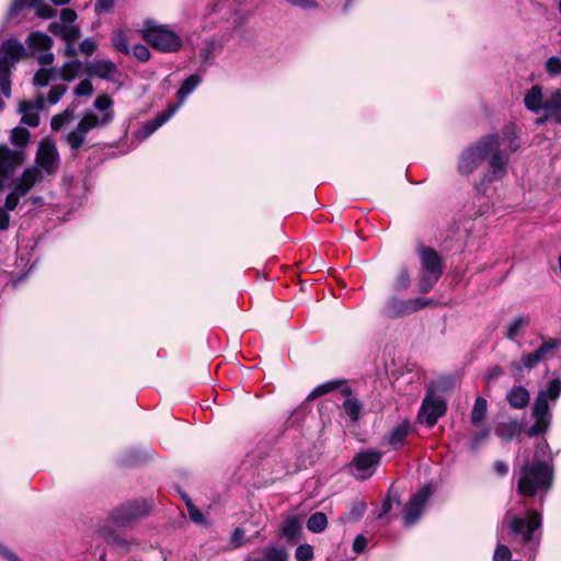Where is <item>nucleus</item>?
Segmentation results:
<instances>
[{
    "mask_svg": "<svg viewBox=\"0 0 561 561\" xmlns=\"http://www.w3.org/2000/svg\"><path fill=\"white\" fill-rule=\"evenodd\" d=\"M410 285V274L405 268H401L393 278V288L396 290H404Z\"/></svg>",
    "mask_w": 561,
    "mask_h": 561,
    "instance_id": "obj_38",
    "label": "nucleus"
},
{
    "mask_svg": "<svg viewBox=\"0 0 561 561\" xmlns=\"http://www.w3.org/2000/svg\"><path fill=\"white\" fill-rule=\"evenodd\" d=\"M148 512V507L145 504L129 503L111 514V519L114 525L118 527H126L135 519L144 516Z\"/></svg>",
    "mask_w": 561,
    "mask_h": 561,
    "instance_id": "obj_16",
    "label": "nucleus"
},
{
    "mask_svg": "<svg viewBox=\"0 0 561 561\" xmlns=\"http://www.w3.org/2000/svg\"><path fill=\"white\" fill-rule=\"evenodd\" d=\"M46 102L43 96H36L34 101H22L19 111L22 115V122L28 126L36 127L39 124L38 112L43 111Z\"/></svg>",
    "mask_w": 561,
    "mask_h": 561,
    "instance_id": "obj_19",
    "label": "nucleus"
},
{
    "mask_svg": "<svg viewBox=\"0 0 561 561\" xmlns=\"http://www.w3.org/2000/svg\"><path fill=\"white\" fill-rule=\"evenodd\" d=\"M486 416L488 401L482 397H478L471 410V422L473 425L480 426L485 421Z\"/></svg>",
    "mask_w": 561,
    "mask_h": 561,
    "instance_id": "obj_26",
    "label": "nucleus"
},
{
    "mask_svg": "<svg viewBox=\"0 0 561 561\" xmlns=\"http://www.w3.org/2000/svg\"><path fill=\"white\" fill-rule=\"evenodd\" d=\"M560 346V340H549L542 342V344L539 346L538 350L535 351V353L538 355V357L542 360L547 357V355L557 350Z\"/></svg>",
    "mask_w": 561,
    "mask_h": 561,
    "instance_id": "obj_40",
    "label": "nucleus"
},
{
    "mask_svg": "<svg viewBox=\"0 0 561 561\" xmlns=\"http://www.w3.org/2000/svg\"><path fill=\"white\" fill-rule=\"evenodd\" d=\"M10 70L8 68L0 67V89L5 96H10Z\"/></svg>",
    "mask_w": 561,
    "mask_h": 561,
    "instance_id": "obj_46",
    "label": "nucleus"
},
{
    "mask_svg": "<svg viewBox=\"0 0 561 561\" xmlns=\"http://www.w3.org/2000/svg\"><path fill=\"white\" fill-rule=\"evenodd\" d=\"M530 320L527 316H517L507 325L506 337L515 340L529 324Z\"/></svg>",
    "mask_w": 561,
    "mask_h": 561,
    "instance_id": "obj_28",
    "label": "nucleus"
},
{
    "mask_svg": "<svg viewBox=\"0 0 561 561\" xmlns=\"http://www.w3.org/2000/svg\"><path fill=\"white\" fill-rule=\"evenodd\" d=\"M486 160V181H499L504 178L507 170L508 158L501 150L500 138L495 135L482 138L476 145L463 150L459 157L458 170L461 174L472 173Z\"/></svg>",
    "mask_w": 561,
    "mask_h": 561,
    "instance_id": "obj_1",
    "label": "nucleus"
},
{
    "mask_svg": "<svg viewBox=\"0 0 561 561\" xmlns=\"http://www.w3.org/2000/svg\"><path fill=\"white\" fill-rule=\"evenodd\" d=\"M90 77H98L113 83L122 84V73L115 62L110 59H96L85 66Z\"/></svg>",
    "mask_w": 561,
    "mask_h": 561,
    "instance_id": "obj_15",
    "label": "nucleus"
},
{
    "mask_svg": "<svg viewBox=\"0 0 561 561\" xmlns=\"http://www.w3.org/2000/svg\"><path fill=\"white\" fill-rule=\"evenodd\" d=\"M433 305V301L424 298L399 299L390 297L383 306L382 312L388 318H400L414 313L427 306Z\"/></svg>",
    "mask_w": 561,
    "mask_h": 561,
    "instance_id": "obj_11",
    "label": "nucleus"
},
{
    "mask_svg": "<svg viewBox=\"0 0 561 561\" xmlns=\"http://www.w3.org/2000/svg\"><path fill=\"white\" fill-rule=\"evenodd\" d=\"M399 501L396 499V497H392V496H388L387 500L383 502L382 504V507H381V512L379 514V517H381L382 515L387 514L388 512L391 511L392 508V504L393 503H398Z\"/></svg>",
    "mask_w": 561,
    "mask_h": 561,
    "instance_id": "obj_63",
    "label": "nucleus"
},
{
    "mask_svg": "<svg viewBox=\"0 0 561 561\" xmlns=\"http://www.w3.org/2000/svg\"><path fill=\"white\" fill-rule=\"evenodd\" d=\"M113 100L107 94L99 95L93 103L92 110L83 112L76 127L65 135V140L72 150H78L85 142L87 134L95 128H102L114 119Z\"/></svg>",
    "mask_w": 561,
    "mask_h": 561,
    "instance_id": "obj_2",
    "label": "nucleus"
},
{
    "mask_svg": "<svg viewBox=\"0 0 561 561\" xmlns=\"http://www.w3.org/2000/svg\"><path fill=\"white\" fill-rule=\"evenodd\" d=\"M55 70L48 68L38 69L34 75L33 83L37 87H46L54 77H57Z\"/></svg>",
    "mask_w": 561,
    "mask_h": 561,
    "instance_id": "obj_35",
    "label": "nucleus"
},
{
    "mask_svg": "<svg viewBox=\"0 0 561 561\" xmlns=\"http://www.w3.org/2000/svg\"><path fill=\"white\" fill-rule=\"evenodd\" d=\"M60 164V157L55 141L50 138H44L39 141L35 154V163L43 175H54L57 173Z\"/></svg>",
    "mask_w": 561,
    "mask_h": 561,
    "instance_id": "obj_10",
    "label": "nucleus"
},
{
    "mask_svg": "<svg viewBox=\"0 0 561 561\" xmlns=\"http://www.w3.org/2000/svg\"><path fill=\"white\" fill-rule=\"evenodd\" d=\"M560 346V340H549L542 342V344L539 346L538 350L535 351V353L538 355V357L542 360L547 357V355L557 350Z\"/></svg>",
    "mask_w": 561,
    "mask_h": 561,
    "instance_id": "obj_39",
    "label": "nucleus"
},
{
    "mask_svg": "<svg viewBox=\"0 0 561 561\" xmlns=\"http://www.w3.org/2000/svg\"><path fill=\"white\" fill-rule=\"evenodd\" d=\"M180 108V105H169L164 111L159 113L154 118L146 122L136 133L139 140H145L151 136L158 128L164 125Z\"/></svg>",
    "mask_w": 561,
    "mask_h": 561,
    "instance_id": "obj_18",
    "label": "nucleus"
},
{
    "mask_svg": "<svg viewBox=\"0 0 561 561\" xmlns=\"http://www.w3.org/2000/svg\"><path fill=\"white\" fill-rule=\"evenodd\" d=\"M115 5V0H99L95 8L99 12H108Z\"/></svg>",
    "mask_w": 561,
    "mask_h": 561,
    "instance_id": "obj_59",
    "label": "nucleus"
},
{
    "mask_svg": "<svg viewBox=\"0 0 561 561\" xmlns=\"http://www.w3.org/2000/svg\"><path fill=\"white\" fill-rule=\"evenodd\" d=\"M433 494V486L432 485H424L422 486L409 501V503L405 506L404 512V524L410 526L413 525L415 522L419 520V518L422 515V512L425 507L426 502Z\"/></svg>",
    "mask_w": 561,
    "mask_h": 561,
    "instance_id": "obj_13",
    "label": "nucleus"
},
{
    "mask_svg": "<svg viewBox=\"0 0 561 561\" xmlns=\"http://www.w3.org/2000/svg\"><path fill=\"white\" fill-rule=\"evenodd\" d=\"M328 525V518L324 513L318 512L312 514L308 522L307 528L312 533H321Z\"/></svg>",
    "mask_w": 561,
    "mask_h": 561,
    "instance_id": "obj_34",
    "label": "nucleus"
},
{
    "mask_svg": "<svg viewBox=\"0 0 561 561\" xmlns=\"http://www.w3.org/2000/svg\"><path fill=\"white\" fill-rule=\"evenodd\" d=\"M34 8L36 15L41 19H51L57 14L56 10L47 3H44L43 0L38 1Z\"/></svg>",
    "mask_w": 561,
    "mask_h": 561,
    "instance_id": "obj_43",
    "label": "nucleus"
},
{
    "mask_svg": "<svg viewBox=\"0 0 561 561\" xmlns=\"http://www.w3.org/2000/svg\"><path fill=\"white\" fill-rule=\"evenodd\" d=\"M82 64L78 59L66 61L60 68L55 70V75L66 82L73 81L81 72Z\"/></svg>",
    "mask_w": 561,
    "mask_h": 561,
    "instance_id": "obj_22",
    "label": "nucleus"
},
{
    "mask_svg": "<svg viewBox=\"0 0 561 561\" xmlns=\"http://www.w3.org/2000/svg\"><path fill=\"white\" fill-rule=\"evenodd\" d=\"M524 104L533 113L545 112V116L537 121L538 124H542L549 117H554L558 123H561V90L545 93L541 87L534 85L526 92Z\"/></svg>",
    "mask_w": 561,
    "mask_h": 561,
    "instance_id": "obj_4",
    "label": "nucleus"
},
{
    "mask_svg": "<svg viewBox=\"0 0 561 561\" xmlns=\"http://www.w3.org/2000/svg\"><path fill=\"white\" fill-rule=\"evenodd\" d=\"M10 141L15 147L14 149L25 150L30 141V131L23 127H15L11 130Z\"/></svg>",
    "mask_w": 561,
    "mask_h": 561,
    "instance_id": "obj_29",
    "label": "nucleus"
},
{
    "mask_svg": "<svg viewBox=\"0 0 561 561\" xmlns=\"http://www.w3.org/2000/svg\"><path fill=\"white\" fill-rule=\"evenodd\" d=\"M26 151L0 145V175L9 179L26 160Z\"/></svg>",
    "mask_w": 561,
    "mask_h": 561,
    "instance_id": "obj_14",
    "label": "nucleus"
},
{
    "mask_svg": "<svg viewBox=\"0 0 561 561\" xmlns=\"http://www.w3.org/2000/svg\"><path fill=\"white\" fill-rule=\"evenodd\" d=\"M506 520L511 533L520 536L524 543L534 541V533L541 525V516L535 510L527 511L525 518L507 513Z\"/></svg>",
    "mask_w": 561,
    "mask_h": 561,
    "instance_id": "obj_9",
    "label": "nucleus"
},
{
    "mask_svg": "<svg viewBox=\"0 0 561 561\" xmlns=\"http://www.w3.org/2000/svg\"><path fill=\"white\" fill-rule=\"evenodd\" d=\"M245 531L242 528H236L230 536V545L232 548H240L247 543Z\"/></svg>",
    "mask_w": 561,
    "mask_h": 561,
    "instance_id": "obj_47",
    "label": "nucleus"
},
{
    "mask_svg": "<svg viewBox=\"0 0 561 561\" xmlns=\"http://www.w3.org/2000/svg\"><path fill=\"white\" fill-rule=\"evenodd\" d=\"M493 468L500 476H505L508 472V467L503 461H495Z\"/></svg>",
    "mask_w": 561,
    "mask_h": 561,
    "instance_id": "obj_64",
    "label": "nucleus"
},
{
    "mask_svg": "<svg viewBox=\"0 0 561 561\" xmlns=\"http://www.w3.org/2000/svg\"><path fill=\"white\" fill-rule=\"evenodd\" d=\"M0 557L4 558L8 561H20L19 557L8 548L3 547L0 543Z\"/></svg>",
    "mask_w": 561,
    "mask_h": 561,
    "instance_id": "obj_60",
    "label": "nucleus"
},
{
    "mask_svg": "<svg viewBox=\"0 0 561 561\" xmlns=\"http://www.w3.org/2000/svg\"><path fill=\"white\" fill-rule=\"evenodd\" d=\"M37 60L43 66H50L55 60V56L53 53L46 50L45 54L38 56Z\"/></svg>",
    "mask_w": 561,
    "mask_h": 561,
    "instance_id": "obj_61",
    "label": "nucleus"
},
{
    "mask_svg": "<svg viewBox=\"0 0 561 561\" xmlns=\"http://www.w3.org/2000/svg\"><path fill=\"white\" fill-rule=\"evenodd\" d=\"M552 468L545 461H525L520 468L517 490L524 496L546 493L552 483Z\"/></svg>",
    "mask_w": 561,
    "mask_h": 561,
    "instance_id": "obj_3",
    "label": "nucleus"
},
{
    "mask_svg": "<svg viewBox=\"0 0 561 561\" xmlns=\"http://www.w3.org/2000/svg\"><path fill=\"white\" fill-rule=\"evenodd\" d=\"M491 430L489 427H484L479 432L477 435H474L472 444L473 447H478L482 442H484L490 436Z\"/></svg>",
    "mask_w": 561,
    "mask_h": 561,
    "instance_id": "obj_58",
    "label": "nucleus"
},
{
    "mask_svg": "<svg viewBox=\"0 0 561 561\" xmlns=\"http://www.w3.org/2000/svg\"><path fill=\"white\" fill-rule=\"evenodd\" d=\"M410 423L408 421L400 422L391 430L389 434V444L394 448L400 447L403 444L407 436L410 434Z\"/></svg>",
    "mask_w": 561,
    "mask_h": 561,
    "instance_id": "obj_25",
    "label": "nucleus"
},
{
    "mask_svg": "<svg viewBox=\"0 0 561 561\" xmlns=\"http://www.w3.org/2000/svg\"><path fill=\"white\" fill-rule=\"evenodd\" d=\"M301 530V522L295 517L289 516L285 519L282 527V535L287 539H294Z\"/></svg>",
    "mask_w": 561,
    "mask_h": 561,
    "instance_id": "obj_33",
    "label": "nucleus"
},
{
    "mask_svg": "<svg viewBox=\"0 0 561 561\" xmlns=\"http://www.w3.org/2000/svg\"><path fill=\"white\" fill-rule=\"evenodd\" d=\"M284 1L290 5H294V7L304 9V10H311V9H316L318 7L317 2L313 0H284Z\"/></svg>",
    "mask_w": 561,
    "mask_h": 561,
    "instance_id": "obj_54",
    "label": "nucleus"
},
{
    "mask_svg": "<svg viewBox=\"0 0 561 561\" xmlns=\"http://www.w3.org/2000/svg\"><path fill=\"white\" fill-rule=\"evenodd\" d=\"M345 413L353 420L356 421L359 417L362 405L355 398H347L343 403Z\"/></svg>",
    "mask_w": 561,
    "mask_h": 561,
    "instance_id": "obj_36",
    "label": "nucleus"
},
{
    "mask_svg": "<svg viewBox=\"0 0 561 561\" xmlns=\"http://www.w3.org/2000/svg\"><path fill=\"white\" fill-rule=\"evenodd\" d=\"M422 276L419 282L421 291H430L442 275V265L438 254L430 248L420 250Z\"/></svg>",
    "mask_w": 561,
    "mask_h": 561,
    "instance_id": "obj_8",
    "label": "nucleus"
},
{
    "mask_svg": "<svg viewBox=\"0 0 561 561\" xmlns=\"http://www.w3.org/2000/svg\"><path fill=\"white\" fill-rule=\"evenodd\" d=\"M25 42L32 51L49 50L54 44L53 38L43 32L30 33Z\"/></svg>",
    "mask_w": 561,
    "mask_h": 561,
    "instance_id": "obj_21",
    "label": "nucleus"
},
{
    "mask_svg": "<svg viewBox=\"0 0 561 561\" xmlns=\"http://www.w3.org/2000/svg\"><path fill=\"white\" fill-rule=\"evenodd\" d=\"M133 56L141 62L150 59V51L146 45L137 44L130 49Z\"/></svg>",
    "mask_w": 561,
    "mask_h": 561,
    "instance_id": "obj_50",
    "label": "nucleus"
},
{
    "mask_svg": "<svg viewBox=\"0 0 561 561\" xmlns=\"http://www.w3.org/2000/svg\"><path fill=\"white\" fill-rule=\"evenodd\" d=\"M98 49V44L92 37H88L80 43L79 50L81 54L90 56Z\"/></svg>",
    "mask_w": 561,
    "mask_h": 561,
    "instance_id": "obj_52",
    "label": "nucleus"
},
{
    "mask_svg": "<svg viewBox=\"0 0 561 561\" xmlns=\"http://www.w3.org/2000/svg\"><path fill=\"white\" fill-rule=\"evenodd\" d=\"M520 432H522V426L515 420L502 422L496 426V430H495L496 436L504 440L513 439L514 437L518 436L520 434Z\"/></svg>",
    "mask_w": 561,
    "mask_h": 561,
    "instance_id": "obj_23",
    "label": "nucleus"
},
{
    "mask_svg": "<svg viewBox=\"0 0 561 561\" xmlns=\"http://www.w3.org/2000/svg\"><path fill=\"white\" fill-rule=\"evenodd\" d=\"M545 69L552 77L561 76V58L557 56L550 57L546 61Z\"/></svg>",
    "mask_w": 561,
    "mask_h": 561,
    "instance_id": "obj_44",
    "label": "nucleus"
},
{
    "mask_svg": "<svg viewBox=\"0 0 561 561\" xmlns=\"http://www.w3.org/2000/svg\"><path fill=\"white\" fill-rule=\"evenodd\" d=\"M187 512H188L190 518L195 524L204 525V526H208L209 525V523L206 519V517L204 516V514L195 505H193L191 502H187Z\"/></svg>",
    "mask_w": 561,
    "mask_h": 561,
    "instance_id": "obj_41",
    "label": "nucleus"
},
{
    "mask_svg": "<svg viewBox=\"0 0 561 561\" xmlns=\"http://www.w3.org/2000/svg\"><path fill=\"white\" fill-rule=\"evenodd\" d=\"M295 557L297 561H310L313 558V549L310 545H300Z\"/></svg>",
    "mask_w": 561,
    "mask_h": 561,
    "instance_id": "obj_49",
    "label": "nucleus"
},
{
    "mask_svg": "<svg viewBox=\"0 0 561 561\" xmlns=\"http://www.w3.org/2000/svg\"><path fill=\"white\" fill-rule=\"evenodd\" d=\"M510 405L514 409L525 408L530 399L529 392L524 387H514L506 396Z\"/></svg>",
    "mask_w": 561,
    "mask_h": 561,
    "instance_id": "obj_24",
    "label": "nucleus"
},
{
    "mask_svg": "<svg viewBox=\"0 0 561 561\" xmlns=\"http://www.w3.org/2000/svg\"><path fill=\"white\" fill-rule=\"evenodd\" d=\"M140 34L152 47L164 53H174L182 47V39L176 32L152 20L144 22Z\"/></svg>",
    "mask_w": 561,
    "mask_h": 561,
    "instance_id": "obj_6",
    "label": "nucleus"
},
{
    "mask_svg": "<svg viewBox=\"0 0 561 561\" xmlns=\"http://www.w3.org/2000/svg\"><path fill=\"white\" fill-rule=\"evenodd\" d=\"M66 27H67V24H65L64 22H51L48 26V30L54 35L62 37Z\"/></svg>",
    "mask_w": 561,
    "mask_h": 561,
    "instance_id": "obj_57",
    "label": "nucleus"
},
{
    "mask_svg": "<svg viewBox=\"0 0 561 561\" xmlns=\"http://www.w3.org/2000/svg\"><path fill=\"white\" fill-rule=\"evenodd\" d=\"M67 91L68 88L64 84L53 87L48 92V103L51 105L57 104Z\"/></svg>",
    "mask_w": 561,
    "mask_h": 561,
    "instance_id": "obj_42",
    "label": "nucleus"
},
{
    "mask_svg": "<svg viewBox=\"0 0 561 561\" xmlns=\"http://www.w3.org/2000/svg\"><path fill=\"white\" fill-rule=\"evenodd\" d=\"M94 88L90 80H82L73 90L77 96H90L93 94Z\"/></svg>",
    "mask_w": 561,
    "mask_h": 561,
    "instance_id": "obj_48",
    "label": "nucleus"
},
{
    "mask_svg": "<svg viewBox=\"0 0 561 561\" xmlns=\"http://www.w3.org/2000/svg\"><path fill=\"white\" fill-rule=\"evenodd\" d=\"M380 454L374 450L359 453L354 458L355 476L358 479H366L371 474V470L379 463Z\"/></svg>",
    "mask_w": 561,
    "mask_h": 561,
    "instance_id": "obj_20",
    "label": "nucleus"
},
{
    "mask_svg": "<svg viewBox=\"0 0 561 561\" xmlns=\"http://www.w3.org/2000/svg\"><path fill=\"white\" fill-rule=\"evenodd\" d=\"M541 359L538 357V355L533 352L530 354L524 355L520 359V362H515L511 364V368L518 373L523 374L524 370H529L533 367H535Z\"/></svg>",
    "mask_w": 561,
    "mask_h": 561,
    "instance_id": "obj_32",
    "label": "nucleus"
},
{
    "mask_svg": "<svg viewBox=\"0 0 561 561\" xmlns=\"http://www.w3.org/2000/svg\"><path fill=\"white\" fill-rule=\"evenodd\" d=\"M201 81L202 78L198 75H192L185 79L178 91L179 103L176 105L181 107L186 98L197 88Z\"/></svg>",
    "mask_w": 561,
    "mask_h": 561,
    "instance_id": "obj_27",
    "label": "nucleus"
},
{
    "mask_svg": "<svg viewBox=\"0 0 561 561\" xmlns=\"http://www.w3.org/2000/svg\"><path fill=\"white\" fill-rule=\"evenodd\" d=\"M80 35L81 32L78 25H67L61 38L67 43H75L80 37Z\"/></svg>",
    "mask_w": 561,
    "mask_h": 561,
    "instance_id": "obj_53",
    "label": "nucleus"
},
{
    "mask_svg": "<svg viewBox=\"0 0 561 561\" xmlns=\"http://www.w3.org/2000/svg\"><path fill=\"white\" fill-rule=\"evenodd\" d=\"M446 412V403L438 396L430 391L423 399L417 419L428 427H433L438 419Z\"/></svg>",
    "mask_w": 561,
    "mask_h": 561,
    "instance_id": "obj_12",
    "label": "nucleus"
},
{
    "mask_svg": "<svg viewBox=\"0 0 561 561\" xmlns=\"http://www.w3.org/2000/svg\"><path fill=\"white\" fill-rule=\"evenodd\" d=\"M264 556L267 561H287L288 559V556L284 549L275 547L268 548Z\"/></svg>",
    "mask_w": 561,
    "mask_h": 561,
    "instance_id": "obj_45",
    "label": "nucleus"
},
{
    "mask_svg": "<svg viewBox=\"0 0 561 561\" xmlns=\"http://www.w3.org/2000/svg\"><path fill=\"white\" fill-rule=\"evenodd\" d=\"M560 394L561 380L559 378L550 380L546 389L539 391L533 409L535 423L527 431L529 436H537L548 431L551 422L549 401H556Z\"/></svg>",
    "mask_w": 561,
    "mask_h": 561,
    "instance_id": "obj_5",
    "label": "nucleus"
},
{
    "mask_svg": "<svg viewBox=\"0 0 561 561\" xmlns=\"http://www.w3.org/2000/svg\"><path fill=\"white\" fill-rule=\"evenodd\" d=\"M337 381H328L316 387L307 397V400H314L337 388Z\"/></svg>",
    "mask_w": 561,
    "mask_h": 561,
    "instance_id": "obj_37",
    "label": "nucleus"
},
{
    "mask_svg": "<svg viewBox=\"0 0 561 561\" xmlns=\"http://www.w3.org/2000/svg\"><path fill=\"white\" fill-rule=\"evenodd\" d=\"M75 106L67 107L64 112L54 115L50 119L51 129L57 131L61 129L65 125L71 123L75 119Z\"/></svg>",
    "mask_w": 561,
    "mask_h": 561,
    "instance_id": "obj_30",
    "label": "nucleus"
},
{
    "mask_svg": "<svg viewBox=\"0 0 561 561\" xmlns=\"http://www.w3.org/2000/svg\"><path fill=\"white\" fill-rule=\"evenodd\" d=\"M512 552L505 545L499 543L495 548L493 561H510Z\"/></svg>",
    "mask_w": 561,
    "mask_h": 561,
    "instance_id": "obj_51",
    "label": "nucleus"
},
{
    "mask_svg": "<svg viewBox=\"0 0 561 561\" xmlns=\"http://www.w3.org/2000/svg\"><path fill=\"white\" fill-rule=\"evenodd\" d=\"M45 175L37 167H27L15 179L12 191L7 195V208L15 209L20 199L26 196L33 187L43 182Z\"/></svg>",
    "mask_w": 561,
    "mask_h": 561,
    "instance_id": "obj_7",
    "label": "nucleus"
},
{
    "mask_svg": "<svg viewBox=\"0 0 561 561\" xmlns=\"http://www.w3.org/2000/svg\"><path fill=\"white\" fill-rule=\"evenodd\" d=\"M61 22L65 24L73 25L72 23L77 20V13L72 9H62L60 12Z\"/></svg>",
    "mask_w": 561,
    "mask_h": 561,
    "instance_id": "obj_56",
    "label": "nucleus"
},
{
    "mask_svg": "<svg viewBox=\"0 0 561 561\" xmlns=\"http://www.w3.org/2000/svg\"><path fill=\"white\" fill-rule=\"evenodd\" d=\"M129 35L124 30H116L112 34V45L123 54H130Z\"/></svg>",
    "mask_w": 561,
    "mask_h": 561,
    "instance_id": "obj_31",
    "label": "nucleus"
},
{
    "mask_svg": "<svg viewBox=\"0 0 561 561\" xmlns=\"http://www.w3.org/2000/svg\"><path fill=\"white\" fill-rule=\"evenodd\" d=\"M367 545V540L364 536H357L353 542V549L356 552H362Z\"/></svg>",
    "mask_w": 561,
    "mask_h": 561,
    "instance_id": "obj_62",
    "label": "nucleus"
},
{
    "mask_svg": "<svg viewBox=\"0 0 561 561\" xmlns=\"http://www.w3.org/2000/svg\"><path fill=\"white\" fill-rule=\"evenodd\" d=\"M25 54L24 46L16 39H8L0 47V67L11 69Z\"/></svg>",
    "mask_w": 561,
    "mask_h": 561,
    "instance_id": "obj_17",
    "label": "nucleus"
},
{
    "mask_svg": "<svg viewBox=\"0 0 561 561\" xmlns=\"http://www.w3.org/2000/svg\"><path fill=\"white\" fill-rule=\"evenodd\" d=\"M13 209L7 208V199L4 201V206L0 208V230H7L10 225V215L9 211Z\"/></svg>",
    "mask_w": 561,
    "mask_h": 561,
    "instance_id": "obj_55",
    "label": "nucleus"
}]
</instances>
